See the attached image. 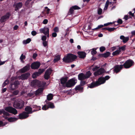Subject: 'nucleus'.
<instances>
[{
    "mask_svg": "<svg viewBox=\"0 0 135 135\" xmlns=\"http://www.w3.org/2000/svg\"><path fill=\"white\" fill-rule=\"evenodd\" d=\"M123 21L122 19H119L117 21V22L119 24H121L123 23Z\"/></svg>",
    "mask_w": 135,
    "mask_h": 135,
    "instance_id": "55",
    "label": "nucleus"
},
{
    "mask_svg": "<svg viewBox=\"0 0 135 135\" xmlns=\"http://www.w3.org/2000/svg\"><path fill=\"white\" fill-rule=\"evenodd\" d=\"M109 0H107V2H106L105 7V9H107L108 7L109 6Z\"/></svg>",
    "mask_w": 135,
    "mask_h": 135,
    "instance_id": "47",
    "label": "nucleus"
},
{
    "mask_svg": "<svg viewBox=\"0 0 135 135\" xmlns=\"http://www.w3.org/2000/svg\"><path fill=\"white\" fill-rule=\"evenodd\" d=\"M11 16V14L9 12H7L6 14L2 16L1 18L0 21L1 23H3L6 21Z\"/></svg>",
    "mask_w": 135,
    "mask_h": 135,
    "instance_id": "8",
    "label": "nucleus"
},
{
    "mask_svg": "<svg viewBox=\"0 0 135 135\" xmlns=\"http://www.w3.org/2000/svg\"><path fill=\"white\" fill-rule=\"evenodd\" d=\"M32 0H27L25 3V5L26 6H27L32 1Z\"/></svg>",
    "mask_w": 135,
    "mask_h": 135,
    "instance_id": "51",
    "label": "nucleus"
},
{
    "mask_svg": "<svg viewBox=\"0 0 135 135\" xmlns=\"http://www.w3.org/2000/svg\"><path fill=\"white\" fill-rule=\"evenodd\" d=\"M96 81L99 86L102 84H103L105 82V80L103 78V77L102 76L99 78L98 80Z\"/></svg>",
    "mask_w": 135,
    "mask_h": 135,
    "instance_id": "16",
    "label": "nucleus"
},
{
    "mask_svg": "<svg viewBox=\"0 0 135 135\" xmlns=\"http://www.w3.org/2000/svg\"><path fill=\"white\" fill-rule=\"evenodd\" d=\"M111 54L109 52H106L105 53L103 54V57L104 58H107L109 57Z\"/></svg>",
    "mask_w": 135,
    "mask_h": 135,
    "instance_id": "31",
    "label": "nucleus"
},
{
    "mask_svg": "<svg viewBox=\"0 0 135 135\" xmlns=\"http://www.w3.org/2000/svg\"><path fill=\"white\" fill-rule=\"evenodd\" d=\"M78 56L75 55L68 53V63L72 62L75 61Z\"/></svg>",
    "mask_w": 135,
    "mask_h": 135,
    "instance_id": "4",
    "label": "nucleus"
},
{
    "mask_svg": "<svg viewBox=\"0 0 135 135\" xmlns=\"http://www.w3.org/2000/svg\"><path fill=\"white\" fill-rule=\"evenodd\" d=\"M20 83L19 81L16 80L11 84V89L13 90L17 88L18 87V85L20 84Z\"/></svg>",
    "mask_w": 135,
    "mask_h": 135,
    "instance_id": "12",
    "label": "nucleus"
},
{
    "mask_svg": "<svg viewBox=\"0 0 135 135\" xmlns=\"http://www.w3.org/2000/svg\"><path fill=\"white\" fill-rule=\"evenodd\" d=\"M134 62L132 60L129 59L126 60L122 65L125 68L128 69L134 65Z\"/></svg>",
    "mask_w": 135,
    "mask_h": 135,
    "instance_id": "1",
    "label": "nucleus"
},
{
    "mask_svg": "<svg viewBox=\"0 0 135 135\" xmlns=\"http://www.w3.org/2000/svg\"><path fill=\"white\" fill-rule=\"evenodd\" d=\"M32 110V108L28 106H26L25 109V110L26 111V112L27 113V114H28V115L29 114L32 113L31 112Z\"/></svg>",
    "mask_w": 135,
    "mask_h": 135,
    "instance_id": "22",
    "label": "nucleus"
},
{
    "mask_svg": "<svg viewBox=\"0 0 135 135\" xmlns=\"http://www.w3.org/2000/svg\"><path fill=\"white\" fill-rule=\"evenodd\" d=\"M45 9H47L46 10V11L47 14H49V11H50V9L49 8L47 7H45Z\"/></svg>",
    "mask_w": 135,
    "mask_h": 135,
    "instance_id": "60",
    "label": "nucleus"
},
{
    "mask_svg": "<svg viewBox=\"0 0 135 135\" xmlns=\"http://www.w3.org/2000/svg\"><path fill=\"white\" fill-rule=\"evenodd\" d=\"M102 9L101 8H100L98 11V13L99 15H100L102 14Z\"/></svg>",
    "mask_w": 135,
    "mask_h": 135,
    "instance_id": "59",
    "label": "nucleus"
},
{
    "mask_svg": "<svg viewBox=\"0 0 135 135\" xmlns=\"http://www.w3.org/2000/svg\"><path fill=\"white\" fill-rule=\"evenodd\" d=\"M26 58V56L25 55H23V54H22L21 56L20 57V59L21 62H23L24 61H23V60H24Z\"/></svg>",
    "mask_w": 135,
    "mask_h": 135,
    "instance_id": "40",
    "label": "nucleus"
},
{
    "mask_svg": "<svg viewBox=\"0 0 135 135\" xmlns=\"http://www.w3.org/2000/svg\"><path fill=\"white\" fill-rule=\"evenodd\" d=\"M3 115L6 116H9L10 115V114H9L7 112L5 111L4 110L3 112Z\"/></svg>",
    "mask_w": 135,
    "mask_h": 135,
    "instance_id": "53",
    "label": "nucleus"
},
{
    "mask_svg": "<svg viewBox=\"0 0 135 135\" xmlns=\"http://www.w3.org/2000/svg\"><path fill=\"white\" fill-rule=\"evenodd\" d=\"M74 13V9L72 7H71L68 12V15H73Z\"/></svg>",
    "mask_w": 135,
    "mask_h": 135,
    "instance_id": "30",
    "label": "nucleus"
},
{
    "mask_svg": "<svg viewBox=\"0 0 135 135\" xmlns=\"http://www.w3.org/2000/svg\"><path fill=\"white\" fill-rule=\"evenodd\" d=\"M99 66H95L94 68H93L92 70L93 71H95L97 70L99 68Z\"/></svg>",
    "mask_w": 135,
    "mask_h": 135,
    "instance_id": "49",
    "label": "nucleus"
},
{
    "mask_svg": "<svg viewBox=\"0 0 135 135\" xmlns=\"http://www.w3.org/2000/svg\"><path fill=\"white\" fill-rule=\"evenodd\" d=\"M31 41V39L30 38H28L26 40H23V43L24 44H26L29 43Z\"/></svg>",
    "mask_w": 135,
    "mask_h": 135,
    "instance_id": "37",
    "label": "nucleus"
},
{
    "mask_svg": "<svg viewBox=\"0 0 135 135\" xmlns=\"http://www.w3.org/2000/svg\"><path fill=\"white\" fill-rule=\"evenodd\" d=\"M104 26L103 25H98L97 27L96 28H95L94 29L95 30H97L99 29H100V28H101L103 27Z\"/></svg>",
    "mask_w": 135,
    "mask_h": 135,
    "instance_id": "58",
    "label": "nucleus"
},
{
    "mask_svg": "<svg viewBox=\"0 0 135 135\" xmlns=\"http://www.w3.org/2000/svg\"><path fill=\"white\" fill-rule=\"evenodd\" d=\"M52 72V70L51 69H47L46 71L45 74L50 75Z\"/></svg>",
    "mask_w": 135,
    "mask_h": 135,
    "instance_id": "38",
    "label": "nucleus"
},
{
    "mask_svg": "<svg viewBox=\"0 0 135 135\" xmlns=\"http://www.w3.org/2000/svg\"><path fill=\"white\" fill-rule=\"evenodd\" d=\"M49 109L48 106L46 105H44L42 108V109L43 110H46Z\"/></svg>",
    "mask_w": 135,
    "mask_h": 135,
    "instance_id": "46",
    "label": "nucleus"
},
{
    "mask_svg": "<svg viewBox=\"0 0 135 135\" xmlns=\"http://www.w3.org/2000/svg\"><path fill=\"white\" fill-rule=\"evenodd\" d=\"M18 119V118L11 117L8 118V121L9 122H13L16 121Z\"/></svg>",
    "mask_w": 135,
    "mask_h": 135,
    "instance_id": "28",
    "label": "nucleus"
},
{
    "mask_svg": "<svg viewBox=\"0 0 135 135\" xmlns=\"http://www.w3.org/2000/svg\"><path fill=\"white\" fill-rule=\"evenodd\" d=\"M45 71L44 69H39L37 72L34 73L32 75V77L33 79L36 78L37 76L41 75Z\"/></svg>",
    "mask_w": 135,
    "mask_h": 135,
    "instance_id": "5",
    "label": "nucleus"
},
{
    "mask_svg": "<svg viewBox=\"0 0 135 135\" xmlns=\"http://www.w3.org/2000/svg\"><path fill=\"white\" fill-rule=\"evenodd\" d=\"M30 66L29 64H28L22 68L20 70V72L21 73H23L27 71L30 69Z\"/></svg>",
    "mask_w": 135,
    "mask_h": 135,
    "instance_id": "14",
    "label": "nucleus"
},
{
    "mask_svg": "<svg viewBox=\"0 0 135 135\" xmlns=\"http://www.w3.org/2000/svg\"><path fill=\"white\" fill-rule=\"evenodd\" d=\"M4 110L8 112L16 115L18 113L17 111L15 108L10 106L4 108Z\"/></svg>",
    "mask_w": 135,
    "mask_h": 135,
    "instance_id": "3",
    "label": "nucleus"
},
{
    "mask_svg": "<svg viewBox=\"0 0 135 135\" xmlns=\"http://www.w3.org/2000/svg\"><path fill=\"white\" fill-rule=\"evenodd\" d=\"M44 89L43 88H40L38 89L35 91V94L36 96H37L42 93Z\"/></svg>",
    "mask_w": 135,
    "mask_h": 135,
    "instance_id": "23",
    "label": "nucleus"
},
{
    "mask_svg": "<svg viewBox=\"0 0 135 135\" xmlns=\"http://www.w3.org/2000/svg\"><path fill=\"white\" fill-rule=\"evenodd\" d=\"M9 83V81L7 80H6L3 83L2 87H4L5 86L7 85Z\"/></svg>",
    "mask_w": 135,
    "mask_h": 135,
    "instance_id": "41",
    "label": "nucleus"
},
{
    "mask_svg": "<svg viewBox=\"0 0 135 135\" xmlns=\"http://www.w3.org/2000/svg\"><path fill=\"white\" fill-rule=\"evenodd\" d=\"M64 61L65 62H68V54H66L65 56H64L63 59Z\"/></svg>",
    "mask_w": 135,
    "mask_h": 135,
    "instance_id": "42",
    "label": "nucleus"
},
{
    "mask_svg": "<svg viewBox=\"0 0 135 135\" xmlns=\"http://www.w3.org/2000/svg\"><path fill=\"white\" fill-rule=\"evenodd\" d=\"M72 7L74 10L79 9H80V7L77 5H75L72 6Z\"/></svg>",
    "mask_w": 135,
    "mask_h": 135,
    "instance_id": "48",
    "label": "nucleus"
},
{
    "mask_svg": "<svg viewBox=\"0 0 135 135\" xmlns=\"http://www.w3.org/2000/svg\"><path fill=\"white\" fill-rule=\"evenodd\" d=\"M37 56V54L36 53H35L33 54L32 57L33 59H35L36 57Z\"/></svg>",
    "mask_w": 135,
    "mask_h": 135,
    "instance_id": "64",
    "label": "nucleus"
},
{
    "mask_svg": "<svg viewBox=\"0 0 135 135\" xmlns=\"http://www.w3.org/2000/svg\"><path fill=\"white\" fill-rule=\"evenodd\" d=\"M87 79L85 75L83 73H81L78 75V79L79 80L81 81Z\"/></svg>",
    "mask_w": 135,
    "mask_h": 135,
    "instance_id": "21",
    "label": "nucleus"
},
{
    "mask_svg": "<svg viewBox=\"0 0 135 135\" xmlns=\"http://www.w3.org/2000/svg\"><path fill=\"white\" fill-rule=\"evenodd\" d=\"M50 77V75L45 74L44 78L46 80H48Z\"/></svg>",
    "mask_w": 135,
    "mask_h": 135,
    "instance_id": "52",
    "label": "nucleus"
},
{
    "mask_svg": "<svg viewBox=\"0 0 135 135\" xmlns=\"http://www.w3.org/2000/svg\"><path fill=\"white\" fill-rule=\"evenodd\" d=\"M26 112L24 111L20 114L18 115V118L20 119H23L27 118L29 117V115Z\"/></svg>",
    "mask_w": 135,
    "mask_h": 135,
    "instance_id": "13",
    "label": "nucleus"
},
{
    "mask_svg": "<svg viewBox=\"0 0 135 135\" xmlns=\"http://www.w3.org/2000/svg\"><path fill=\"white\" fill-rule=\"evenodd\" d=\"M120 51L118 50L115 51L112 53V54L113 56H117L120 54Z\"/></svg>",
    "mask_w": 135,
    "mask_h": 135,
    "instance_id": "32",
    "label": "nucleus"
},
{
    "mask_svg": "<svg viewBox=\"0 0 135 135\" xmlns=\"http://www.w3.org/2000/svg\"><path fill=\"white\" fill-rule=\"evenodd\" d=\"M53 95L52 94H48L47 97V100L48 101H50L52 100L53 98Z\"/></svg>",
    "mask_w": 135,
    "mask_h": 135,
    "instance_id": "29",
    "label": "nucleus"
},
{
    "mask_svg": "<svg viewBox=\"0 0 135 135\" xmlns=\"http://www.w3.org/2000/svg\"><path fill=\"white\" fill-rule=\"evenodd\" d=\"M120 39L123 40V42L124 43H126L129 40L128 37H125L123 35L121 36L120 37Z\"/></svg>",
    "mask_w": 135,
    "mask_h": 135,
    "instance_id": "26",
    "label": "nucleus"
},
{
    "mask_svg": "<svg viewBox=\"0 0 135 135\" xmlns=\"http://www.w3.org/2000/svg\"><path fill=\"white\" fill-rule=\"evenodd\" d=\"M100 51L101 52H103L106 50V48L104 46H101L100 47Z\"/></svg>",
    "mask_w": 135,
    "mask_h": 135,
    "instance_id": "43",
    "label": "nucleus"
},
{
    "mask_svg": "<svg viewBox=\"0 0 135 135\" xmlns=\"http://www.w3.org/2000/svg\"><path fill=\"white\" fill-rule=\"evenodd\" d=\"M31 34L33 36L36 35L37 34L36 32L35 31H33L31 32Z\"/></svg>",
    "mask_w": 135,
    "mask_h": 135,
    "instance_id": "61",
    "label": "nucleus"
},
{
    "mask_svg": "<svg viewBox=\"0 0 135 135\" xmlns=\"http://www.w3.org/2000/svg\"><path fill=\"white\" fill-rule=\"evenodd\" d=\"M98 86H99L98 85L96 81L95 82H93L88 85V87L90 88H92Z\"/></svg>",
    "mask_w": 135,
    "mask_h": 135,
    "instance_id": "25",
    "label": "nucleus"
},
{
    "mask_svg": "<svg viewBox=\"0 0 135 135\" xmlns=\"http://www.w3.org/2000/svg\"><path fill=\"white\" fill-rule=\"evenodd\" d=\"M123 68V65H116L113 68V72L114 73H118Z\"/></svg>",
    "mask_w": 135,
    "mask_h": 135,
    "instance_id": "7",
    "label": "nucleus"
},
{
    "mask_svg": "<svg viewBox=\"0 0 135 135\" xmlns=\"http://www.w3.org/2000/svg\"><path fill=\"white\" fill-rule=\"evenodd\" d=\"M45 102L46 103V104L48 106L49 108H55V106L54 103L48 101L47 100H45Z\"/></svg>",
    "mask_w": 135,
    "mask_h": 135,
    "instance_id": "20",
    "label": "nucleus"
},
{
    "mask_svg": "<svg viewBox=\"0 0 135 135\" xmlns=\"http://www.w3.org/2000/svg\"><path fill=\"white\" fill-rule=\"evenodd\" d=\"M31 85L33 86H40L41 84V81L37 79H35L31 82Z\"/></svg>",
    "mask_w": 135,
    "mask_h": 135,
    "instance_id": "15",
    "label": "nucleus"
},
{
    "mask_svg": "<svg viewBox=\"0 0 135 135\" xmlns=\"http://www.w3.org/2000/svg\"><path fill=\"white\" fill-rule=\"evenodd\" d=\"M47 39L46 36L45 35H44L42 36L41 38V40L43 41H46Z\"/></svg>",
    "mask_w": 135,
    "mask_h": 135,
    "instance_id": "54",
    "label": "nucleus"
},
{
    "mask_svg": "<svg viewBox=\"0 0 135 135\" xmlns=\"http://www.w3.org/2000/svg\"><path fill=\"white\" fill-rule=\"evenodd\" d=\"M54 31L55 32H58L59 31V29L58 27H56L54 29Z\"/></svg>",
    "mask_w": 135,
    "mask_h": 135,
    "instance_id": "57",
    "label": "nucleus"
},
{
    "mask_svg": "<svg viewBox=\"0 0 135 135\" xmlns=\"http://www.w3.org/2000/svg\"><path fill=\"white\" fill-rule=\"evenodd\" d=\"M116 28L114 27L110 28L108 27V31L109 32H111L113 31L114 30H116Z\"/></svg>",
    "mask_w": 135,
    "mask_h": 135,
    "instance_id": "45",
    "label": "nucleus"
},
{
    "mask_svg": "<svg viewBox=\"0 0 135 135\" xmlns=\"http://www.w3.org/2000/svg\"><path fill=\"white\" fill-rule=\"evenodd\" d=\"M105 72L104 69L102 68H101L95 71L94 73L95 76H97L102 74Z\"/></svg>",
    "mask_w": 135,
    "mask_h": 135,
    "instance_id": "11",
    "label": "nucleus"
},
{
    "mask_svg": "<svg viewBox=\"0 0 135 135\" xmlns=\"http://www.w3.org/2000/svg\"><path fill=\"white\" fill-rule=\"evenodd\" d=\"M77 83V80L75 78H72L68 80V88L74 86Z\"/></svg>",
    "mask_w": 135,
    "mask_h": 135,
    "instance_id": "6",
    "label": "nucleus"
},
{
    "mask_svg": "<svg viewBox=\"0 0 135 135\" xmlns=\"http://www.w3.org/2000/svg\"><path fill=\"white\" fill-rule=\"evenodd\" d=\"M24 102L23 100H20L18 102L14 103L13 107L16 108L18 109H21L24 107Z\"/></svg>",
    "mask_w": 135,
    "mask_h": 135,
    "instance_id": "2",
    "label": "nucleus"
},
{
    "mask_svg": "<svg viewBox=\"0 0 135 135\" xmlns=\"http://www.w3.org/2000/svg\"><path fill=\"white\" fill-rule=\"evenodd\" d=\"M30 73H29L27 72L25 74H22L21 76V78L22 80L27 79L30 75Z\"/></svg>",
    "mask_w": 135,
    "mask_h": 135,
    "instance_id": "19",
    "label": "nucleus"
},
{
    "mask_svg": "<svg viewBox=\"0 0 135 135\" xmlns=\"http://www.w3.org/2000/svg\"><path fill=\"white\" fill-rule=\"evenodd\" d=\"M39 30L41 33H43L45 35H46V33L49 32V28L46 27L40 29Z\"/></svg>",
    "mask_w": 135,
    "mask_h": 135,
    "instance_id": "18",
    "label": "nucleus"
},
{
    "mask_svg": "<svg viewBox=\"0 0 135 135\" xmlns=\"http://www.w3.org/2000/svg\"><path fill=\"white\" fill-rule=\"evenodd\" d=\"M40 65V63L38 62H34L32 63L31 66V68L33 69H37Z\"/></svg>",
    "mask_w": 135,
    "mask_h": 135,
    "instance_id": "10",
    "label": "nucleus"
},
{
    "mask_svg": "<svg viewBox=\"0 0 135 135\" xmlns=\"http://www.w3.org/2000/svg\"><path fill=\"white\" fill-rule=\"evenodd\" d=\"M67 80L68 77L62 78L60 79L61 83L63 87H68V82H67Z\"/></svg>",
    "mask_w": 135,
    "mask_h": 135,
    "instance_id": "9",
    "label": "nucleus"
},
{
    "mask_svg": "<svg viewBox=\"0 0 135 135\" xmlns=\"http://www.w3.org/2000/svg\"><path fill=\"white\" fill-rule=\"evenodd\" d=\"M57 36V34L55 32H53L52 34V36L53 37H56Z\"/></svg>",
    "mask_w": 135,
    "mask_h": 135,
    "instance_id": "63",
    "label": "nucleus"
},
{
    "mask_svg": "<svg viewBox=\"0 0 135 135\" xmlns=\"http://www.w3.org/2000/svg\"><path fill=\"white\" fill-rule=\"evenodd\" d=\"M48 22V20L47 19H44L42 22V23L44 24H46Z\"/></svg>",
    "mask_w": 135,
    "mask_h": 135,
    "instance_id": "62",
    "label": "nucleus"
},
{
    "mask_svg": "<svg viewBox=\"0 0 135 135\" xmlns=\"http://www.w3.org/2000/svg\"><path fill=\"white\" fill-rule=\"evenodd\" d=\"M42 44L45 47H46L48 45L47 41H43L42 42Z\"/></svg>",
    "mask_w": 135,
    "mask_h": 135,
    "instance_id": "50",
    "label": "nucleus"
},
{
    "mask_svg": "<svg viewBox=\"0 0 135 135\" xmlns=\"http://www.w3.org/2000/svg\"><path fill=\"white\" fill-rule=\"evenodd\" d=\"M97 49V48H93L92 49V50L91 52V53L92 55H95L97 53V52L96 51Z\"/></svg>",
    "mask_w": 135,
    "mask_h": 135,
    "instance_id": "39",
    "label": "nucleus"
},
{
    "mask_svg": "<svg viewBox=\"0 0 135 135\" xmlns=\"http://www.w3.org/2000/svg\"><path fill=\"white\" fill-rule=\"evenodd\" d=\"M86 84V82L85 81L83 80H81L80 82V85L82 87L84 86Z\"/></svg>",
    "mask_w": 135,
    "mask_h": 135,
    "instance_id": "44",
    "label": "nucleus"
},
{
    "mask_svg": "<svg viewBox=\"0 0 135 135\" xmlns=\"http://www.w3.org/2000/svg\"><path fill=\"white\" fill-rule=\"evenodd\" d=\"M126 46L125 45H124L122 47H119L118 48V50L120 51V52L121 51H124L126 50Z\"/></svg>",
    "mask_w": 135,
    "mask_h": 135,
    "instance_id": "35",
    "label": "nucleus"
},
{
    "mask_svg": "<svg viewBox=\"0 0 135 135\" xmlns=\"http://www.w3.org/2000/svg\"><path fill=\"white\" fill-rule=\"evenodd\" d=\"M91 73L90 72V71H89L86 72V73L85 75V77L87 78V79L89 78L91 75Z\"/></svg>",
    "mask_w": 135,
    "mask_h": 135,
    "instance_id": "36",
    "label": "nucleus"
},
{
    "mask_svg": "<svg viewBox=\"0 0 135 135\" xmlns=\"http://www.w3.org/2000/svg\"><path fill=\"white\" fill-rule=\"evenodd\" d=\"M79 57L81 59H84L86 56V53L83 51H79L77 52Z\"/></svg>",
    "mask_w": 135,
    "mask_h": 135,
    "instance_id": "17",
    "label": "nucleus"
},
{
    "mask_svg": "<svg viewBox=\"0 0 135 135\" xmlns=\"http://www.w3.org/2000/svg\"><path fill=\"white\" fill-rule=\"evenodd\" d=\"M110 78V77L108 75H107L105 76L104 77H103V78L104 79V80H105V82L106 80H108Z\"/></svg>",
    "mask_w": 135,
    "mask_h": 135,
    "instance_id": "56",
    "label": "nucleus"
},
{
    "mask_svg": "<svg viewBox=\"0 0 135 135\" xmlns=\"http://www.w3.org/2000/svg\"><path fill=\"white\" fill-rule=\"evenodd\" d=\"M32 107L33 108H35V109L38 110H41V107L40 106H38L36 105H33Z\"/></svg>",
    "mask_w": 135,
    "mask_h": 135,
    "instance_id": "34",
    "label": "nucleus"
},
{
    "mask_svg": "<svg viewBox=\"0 0 135 135\" xmlns=\"http://www.w3.org/2000/svg\"><path fill=\"white\" fill-rule=\"evenodd\" d=\"M60 59V56L59 55H57L56 56L54 59V62H56Z\"/></svg>",
    "mask_w": 135,
    "mask_h": 135,
    "instance_id": "33",
    "label": "nucleus"
},
{
    "mask_svg": "<svg viewBox=\"0 0 135 135\" xmlns=\"http://www.w3.org/2000/svg\"><path fill=\"white\" fill-rule=\"evenodd\" d=\"M14 6H15V11H17L19 9L22 7V3L21 2H20L15 5Z\"/></svg>",
    "mask_w": 135,
    "mask_h": 135,
    "instance_id": "24",
    "label": "nucleus"
},
{
    "mask_svg": "<svg viewBox=\"0 0 135 135\" xmlns=\"http://www.w3.org/2000/svg\"><path fill=\"white\" fill-rule=\"evenodd\" d=\"M75 89V90L76 91L77 90L82 91H83V87H82L79 84L76 86Z\"/></svg>",
    "mask_w": 135,
    "mask_h": 135,
    "instance_id": "27",
    "label": "nucleus"
}]
</instances>
